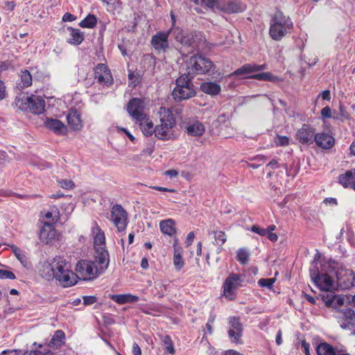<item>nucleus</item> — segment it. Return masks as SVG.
<instances>
[{
	"label": "nucleus",
	"mask_w": 355,
	"mask_h": 355,
	"mask_svg": "<svg viewBox=\"0 0 355 355\" xmlns=\"http://www.w3.org/2000/svg\"><path fill=\"white\" fill-rule=\"evenodd\" d=\"M83 299L85 305H91L96 302V297L92 295L84 296Z\"/></svg>",
	"instance_id": "50"
},
{
	"label": "nucleus",
	"mask_w": 355,
	"mask_h": 355,
	"mask_svg": "<svg viewBox=\"0 0 355 355\" xmlns=\"http://www.w3.org/2000/svg\"><path fill=\"white\" fill-rule=\"evenodd\" d=\"M94 73L95 78L97 79L101 84L108 86L112 83V76L105 64H98L95 67Z\"/></svg>",
	"instance_id": "15"
},
{
	"label": "nucleus",
	"mask_w": 355,
	"mask_h": 355,
	"mask_svg": "<svg viewBox=\"0 0 355 355\" xmlns=\"http://www.w3.org/2000/svg\"><path fill=\"white\" fill-rule=\"evenodd\" d=\"M67 123L73 130H80L83 128L80 114L76 110H70L67 116Z\"/></svg>",
	"instance_id": "27"
},
{
	"label": "nucleus",
	"mask_w": 355,
	"mask_h": 355,
	"mask_svg": "<svg viewBox=\"0 0 355 355\" xmlns=\"http://www.w3.org/2000/svg\"><path fill=\"white\" fill-rule=\"evenodd\" d=\"M56 236V230L53 225H43L42 227L39 238L43 243L48 244L55 239Z\"/></svg>",
	"instance_id": "25"
},
{
	"label": "nucleus",
	"mask_w": 355,
	"mask_h": 355,
	"mask_svg": "<svg viewBox=\"0 0 355 355\" xmlns=\"http://www.w3.org/2000/svg\"><path fill=\"white\" fill-rule=\"evenodd\" d=\"M247 77L249 78H254L259 80L270 81L273 83H276L279 80V78L277 76L272 75L270 72L256 73Z\"/></svg>",
	"instance_id": "38"
},
{
	"label": "nucleus",
	"mask_w": 355,
	"mask_h": 355,
	"mask_svg": "<svg viewBox=\"0 0 355 355\" xmlns=\"http://www.w3.org/2000/svg\"><path fill=\"white\" fill-rule=\"evenodd\" d=\"M16 106L24 112L40 114L45 109V101L37 95L21 94L15 98Z\"/></svg>",
	"instance_id": "6"
},
{
	"label": "nucleus",
	"mask_w": 355,
	"mask_h": 355,
	"mask_svg": "<svg viewBox=\"0 0 355 355\" xmlns=\"http://www.w3.org/2000/svg\"><path fill=\"white\" fill-rule=\"evenodd\" d=\"M324 300L327 306L333 308H338L345 303V299L343 297L332 293L327 295Z\"/></svg>",
	"instance_id": "33"
},
{
	"label": "nucleus",
	"mask_w": 355,
	"mask_h": 355,
	"mask_svg": "<svg viewBox=\"0 0 355 355\" xmlns=\"http://www.w3.org/2000/svg\"><path fill=\"white\" fill-rule=\"evenodd\" d=\"M161 232L170 237H173L177 233L176 223L173 219L168 218L159 222Z\"/></svg>",
	"instance_id": "29"
},
{
	"label": "nucleus",
	"mask_w": 355,
	"mask_h": 355,
	"mask_svg": "<svg viewBox=\"0 0 355 355\" xmlns=\"http://www.w3.org/2000/svg\"><path fill=\"white\" fill-rule=\"evenodd\" d=\"M44 125L57 135H63L67 132V126L58 119H47L44 122Z\"/></svg>",
	"instance_id": "22"
},
{
	"label": "nucleus",
	"mask_w": 355,
	"mask_h": 355,
	"mask_svg": "<svg viewBox=\"0 0 355 355\" xmlns=\"http://www.w3.org/2000/svg\"><path fill=\"white\" fill-rule=\"evenodd\" d=\"M76 19V17L70 13H65L62 17V20L64 21H73Z\"/></svg>",
	"instance_id": "58"
},
{
	"label": "nucleus",
	"mask_w": 355,
	"mask_h": 355,
	"mask_svg": "<svg viewBox=\"0 0 355 355\" xmlns=\"http://www.w3.org/2000/svg\"><path fill=\"white\" fill-rule=\"evenodd\" d=\"M220 11L226 14H234L243 12L246 6L239 0L225 1L223 0L222 6L219 7Z\"/></svg>",
	"instance_id": "16"
},
{
	"label": "nucleus",
	"mask_w": 355,
	"mask_h": 355,
	"mask_svg": "<svg viewBox=\"0 0 355 355\" xmlns=\"http://www.w3.org/2000/svg\"><path fill=\"white\" fill-rule=\"evenodd\" d=\"M65 335L62 330H57L49 342V347L53 348L60 347L64 343Z\"/></svg>",
	"instance_id": "34"
},
{
	"label": "nucleus",
	"mask_w": 355,
	"mask_h": 355,
	"mask_svg": "<svg viewBox=\"0 0 355 355\" xmlns=\"http://www.w3.org/2000/svg\"><path fill=\"white\" fill-rule=\"evenodd\" d=\"M41 214L44 225H53L60 219V211L56 207H52L48 210H44Z\"/></svg>",
	"instance_id": "21"
},
{
	"label": "nucleus",
	"mask_w": 355,
	"mask_h": 355,
	"mask_svg": "<svg viewBox=\"0 0 355 355\" xmlns=\"http://www.w3.org/2000/svg\"><path fill=\"white\" fill-rule=\"evenodd\" d=\"M168 32L181 44L180 51L182 55L203 49L205 37L201 33H190L184 35L182 30L179 27H172Z\"/></svg>",
	"instance_id": "3"
},
{
	"label": "nucleus",
	"mask_w": 355,
	"mask_h": 355,
	"mask_svg": "<svg viewBox=\"0 0 355 355\" xmlns=\"http://www.w3.org/2000/svg\"><path fill=\"white\" fill-rule=\"evenodd\" d=\"M39 272L44 279L48 281L55 279L64 287L73 286L77 282V276L60 257L40 262Z\"/></svg>",
	"instance_id": "1"
},
{
	"label": "nucleus",
	"mask_w": 355,
	"mask_h": 355,
	"mask_svg": "<svg viewBox=\"0 0 355 355\" xmlns=\"http://www.w3.org/2000/svg\"><path fill=\"white\" fill-rule=\"evenodd\" d=\"M132 352L134 355H141V348L136 343H133Z\"/></svg>",
	"instance_id": "59"
},
{
	"label": "nucleus",
	"mask_w": 355,
	"mask_h": 355,
	"mask_svg": "<svg viewBox=\"0 0 355 355\" xmlns=\"http://www.w3.org/2000/svg\"><path fill=\"white\" fill-rule=\"evenodd\" d=\"M293 28V22L289 16L282 11L277 10L270 22L269 35L275 41H280Z\"/></svg>",
	"instance_id": "4"
},
{
	"label": "nucleus",
	"mask_w": 355,
	"mask_h": 355,
	"mask_svg": "<svg viewBox=\"0 0 355 355\" xmlns=\"http://www.w3.org/2000/svg\"><path fill=\"white\" fill-rule=\"evenodd\" d=\"M243 279L241 274L230 273L222 286L224 297L230 300H234L237 290L243 286Z\"/></svg>",
	"instance_id": "10"
},
{
	"label": "nucleus",
	"mask_w": 355,
	"mask_h": 355,
	"mask_svg": "<svg viewBox=\"0 0 355 355\" xmlns=\"http://www.w3.org/2000/svg\"><path fill=\"white\" fill-rule=\"evenodd\" d=\"M266 69V64H245L243 65L241 67L237 69L232 73L230 74V76H249L248 74L252 73L254 72L263 71Z\"/></svg>",
	"instance_id": "19"
},
{
	"label": "nucleus",
	"mask_w": 355,
	"mask_h": 355,
	"mask_svg": "<svg viewBox=\"0 0 355 355\" xmlns=\"http://www.w3.org/2000/svg\"><path fill=\"white\" fill-rule=\"evenodd\" d=\"M317 133L310 124L304 123L296 133V139L303 145L310 146L315 141Z\"/></svg>",
	"instance_id": "14"
},
{
	"label": "nucleus",
	"mask_w": 355,
	"mask_h": 355,
	"mask_svg": "<svg viewBox=\"0 0 355 355\" xmlns=\"http://www.w3.org/2000/svg\"><path fill=\"white\" fill-rule=\"evenodd\" d=\"M200 89L205 94L216 96L220 92L221 87L214 82H204L200 85Z\"/></svg>",
	"instance_id": "31"
},
{
	"label": "nucleus",
	"mask_w": 355,
	"mask_h": 355,
	"mask_svg": "<svg viewBox=\"0 0 355 355\" xmlns=\"http://www.w3.org/2000/svg\"><path fill=\"white\" fill-rule=\"evenodd\" d=\"M302 347L304 349V352L306 355H311L310 354V344L305 340L302 341Z\"/></svg>",
	"instance_id": "56"
},
{
	"label": "nucleus",
	"mask_w": 355,
	"mask_h": 355,
	"mask_svg": "<svg viewBox=\"0 0 355 355\" xmlns=\"http://www.w3.org/2000/svg\"><path fill=\"white\" fill-rule=\"evenodd\" d=\"M110 298L119 304L134 303L139 300V297L130 293L110 295Z\"/></svg>",
	"instance_id": "30"
},
{
	"label": "nucleus",
	"mask_w": 355,
	"mask_h": 355,
	"mask_svg": "<svg viewBox=\"0 0 355 355\" xmlns=\"http://www.w3.org/2000/svg\"><path fill=\"white\" fill-rule=\"evenodd\" d=\"M96 24V18L93 15H89L83 20H82L79 25L83 28H94Z\"/></svg>",
	"instance_id": "40"
},
{
	"label": "nucleus",
	"mask_w": 355,
	"mask_h": 355,
	"mask_svg": "<svg viewBox=\"0 0 355 355\" xmlns=\"http://www.w3.org/2000/svg\"><path fill=\"white\" fill-rule=\"evenodd\" d=\"M315 142L316 145L324 149H329L331 148L335 143L334 138L327 132H320L317 133Z\"/></svg>",
	"instance_id": "24"
},
{
	"label": "nucleus",
	"mask_w": 355,
	"mask_h": 355,
	"mask_svg": "<svg viewBox=\"0 0 355 355\" xmlns=\"http://www.w3.org/2000/svg\"><path fill=\"white\" fill-rule=\"evenodd\" d=\"M275 278H269V279H260L258 281V284L261 287H266L269 289L272 288L274 283L275 282Z\"/></svg>",
	"instance_id": "47"
},
{
	"label": "nucleus",
	"mask_w": 355,
	"mask_h": 355,
	"mask_svg": "<svg viewBox=\"0 0 355 355\" xmlns=\"http://www.w3.org/2000/svg\"><path fill=\"white\" fill-rule=\"evenodd\" d=\"M69 32L70 37L68 39V42L71 44L78 45L84 40V34L78 29H75L71 27L67 28Z\"/></svg>",
	"instance_id": "32"
},
{
	"label": "nucleus",
	"mask_w": 355,
	"mask_h": 355,
	"mask_svg": "<svg viewBox=\"0 0 355 355\" xmlns=\"http://www.w3.org/2000/svg\"><path fill=\"white\" fill-rule=\"evenodd\" d=\"M340 327L342 329L348 330L350 334H355V314L354 312L349 309L345 313V317L341 319Z\"/></svg>",
	"instance_id": "26"
},
{
	"label": "nucleus",
	"mask_w": 355,
	"mask_h": 355,
	"mask_svg": "<svg viewBox=\"0 0 355 355\" xmlns=\"http://www.w3.org/2000/svg\"><path fill=\"white\" fill-rule=\"evenodd\" d=\"M185 129L187 133L193 137H200L205 132L203 123L196 119L188 121L185 125Z\"/></svg>",
	"instance_id": "18"
},
{
	"label": "nucleus",
	"mask_w": 355,
	"mask_h": 355,
	"mask_svg": "<svg viewBox=\"0 0 355 355\" xmlns=\"http://www.w3.org/2000/svg\"><path fill=\"white\" fill-rule=\"evenodd\" d=\"M251 230L261 236H266V234L268 233V232L266 231V229L261 228L257 225H253Z\"/></svg>",
	"instance_id": "49"
},
{
	"label": "nucleus",
	"mask_w": 355,
	"mask_h": 355,
	"mask_svg": "<svg viewBox=\"0 0 355 355\" xmlns=\"http://www.w3.org/2000/svg\"><path fill=\"white\" fill-rule=\"evenodd\" d=\"M58 184L59 187L67 190L72 189L75 187L74 182L72 180L67 179L59 180H58Z\"/></svg>",
	"instance_id": "44"
},
{
	"label": "nucleus",
	"mask_w": 355,
	"mask_h": 355,
	"mask_svg": "<svg viewBox=\"0 0 355 355\" xmlns=\"http://www.w3.org/2000/svg\"><path fill=\"white\" fill-rule=\"evenodd\" d=\"M230 329L228 331L229 336L234 341H239L243 331L242 324L239 318L231 317L230 318Z\"/></svg>",
	"instance_id": "20"
},
{
	"label": "nucleus",
	"mask_w": 355,
	"mask_h": 355,
	"mask_svg": "<svg viewBox=\"0 0 355 355\" xmlns=\"http://www.w3.org/2000/svg\"><path fill=\"white\" fill-rule=\"evenodd\" d=\"M214 321H215V316L210 315V317L209 318L208 322L206 324L207 329L210 334H211L213 332L212 325L214 324Z\"/></svg>",
	"instance_id": "52"
},
{
	"label": "nucleus",
	"mask_w": 355,
	"mask_h": 355,
	"mask_svg": "<svg viewBox=\"0 0 355 355\" xmlns=\"http://www.w3.org/2000/svg\"><path fill=\"white\" fill-rule=\"evenodd\" d=\"M215 241L217 244L222 245L227 241V236L224 232L217 231L214 232Z\"/></svg>",
	"instance_id": "45"
},
{
	"label": "nucleus",
	"mask_w": 355,
	"mask_h": 355,
	"mask_svg": "<svg viewBox=\"0 0 355 355\" xmlns=\"http://www.w3.org/2000/svg\"><path fill=\"white\" fill-rule=\"evenodd\" d=\"M274 142L277 146H288L289 144V138L286 136L277 135Z\"/></svg>",
	"instance_id": "46"
},
{
	"label": "nucleus",
	"mask_w": 355,
	"mask_h": 355,
	"mask_svg": "<svg viewBox=\"0 0 355 355\" xmlns=\"http://www.w3.org/2000/svg\"><path fill=\"white\" fill-rule=\"evenodd\" d=\"M146 104L144 100L138 98H132L127 105V111L135 121L142 119L146 114L144 113Z\"/></svg>",
	"instance_id": "13"
},
{
	"label": "nucleus",
	"mask_w": 355,
	"mask_h": 355,
	"mask_svg": "<svg viewBox=\"0 0 355 355\" xmlns=\"http://www.w3.org/2000/svg\"><path fill=\"white\" fill-rule=\"evenodd\" d=\"M266 236L268 237V239L270 241H271L272 242L277 241L278 239V236L276 234L272 233V232H268L266 234Z\"/></svg>",
	"instance_id": "62"
},
{
	"label": "nucleus",
	"mask_w": 355,
	"mask_h": 355,
	"mask_svg": "<svg viewBox=\"0 0 355 355\" xmlns=\"http://www.w3.org/2000/svg\"><path fill=\"white\" fill-rule=\"evenodd\" d=\"M52 352L51 351H48L46 353H43L39 350H32L30 352H26L23 355H51Z\"/></svg>",
	"instance_id": "51"
},
{
	"label": "nucleus",
	"mask_w": 355,
	"mask_h": 355,
	"mask_svg": "<svg viewBox=\"0 0 355 355\" xmlns=\"http://www.w3.org/2000/svg\"><path fill=\"white\" fill-rule=\"evenodd\" d=\"M168 35L169 32H159L153 36L151 44L156 51H165L168 48Z\"/></svg>",
	"instance_id": "17"
},
{
	"label": "nucleus",
	"mask_w": 355,
	"mask_h": 355,
	"mask_svg": "<svg viewBox=\"0 0 355 355\" xmlns=\"http://www.w3.org/2000/svg\"><path fill=\"white\" fill-rule=\"evenodd\" d=\"M315 266L318 263L320 265V271L318 269L312 268L310 270L311 279L315 285L322 291H331L334 288V281L332 277L329 274L331 266L329 263H322L321 261H314Z\"/></svg>",
	"instance_id": "7"
},
{
	"label": "nucleus",
	"mask_w": 355,
	"mask_h": 355,
	"mask_svg": "<svg viewBox=\"0 0 355 355\" xmlns=\"http://www.w3.org/2000/svg\"><path fill=\"white\" fill-rule=\"evenodd\" d=\"M322 98L323 100L329 101L331 98L330 92L329 90H324L321 94Z\"/></svg>",
	"instance_id": "64"
},
{
	"label": "nucleus",
	"mask_w": 355,
	"mask_h": 355,
	"mask_svg": "<svg viewBox=\"0 0 355 355\" xmlns=\"http://www.w3.org/2000/svg\"><path fill=\"white\" fill-rule=\"evenodd\" d=\"M118 130L119 131H123V132H125L126 134V135L129 137V139L132 142L135 141V138L134 137V136L127 129H125L124 128H119Z\"/></svg>",
	"instance_id": "61"
},
{
	"label": "nucleus",
	"mask_w": 355,
	"mask_h": 355,
	"mask_svg": "<svg viewBox=\"0 0 355 355\" xmlns=\"http://www.w3.org/2000/svg\"><path fill=\"white\" fill-rule=\"evenodd\" d=\"M6 94V87L3 82L0 80V101L5 98Z\"/></svg>",
	"instance_id": "57"
},
{
	"label": "nucleus",
	"mask_w": 355,
	"mask_h": 355,
	"mask_svg": "<svg viewBox=\"0 0 355 355\" xmlns=\"http://www.w3.org/2000/svg\"><path fill=\"white\" fill-rule=\"evenodd\" d=\"M318 355H336V348H334L327 343H321L316 347Z\"/></svg>",
	"instance_id": "36"
},
{
	"label": "nucleus",
	"mask_w": 355,
	"mask_h": 355,
	"mask_svg": "<svg viewBox=\"0 0 355 355\" xmlns=\"http://www.w3.org/2000/svg\"><path fill=\"white\" fill-rule=\"evenodd\" d=\"M109 262L110 259H106L105 255L103 257L94 255V261L80 260L76 264L75 275L77 279H94L105 272Z\"/></svg>",
	"instance_id": "2"
},
{
	"label": "nucleus",
	"mask_w": 355,
	"mask_h": 355,
	"mask_svg": "<svg viewBox=\"0 0 355 355\" xmlns=\"http://www.w3.org/2000/svg\"><path fill=\"white\" fill-rule=\"evenodd\" d=\"M336 355H350L347 349L343 347H336Z\"/></svg>",
	"instance_id": "63"
},
{
	"label": "nucleus",
	"mask_w": 355,
	"mask_h": 355,
	"mask_svg": "<svg viewBox=\"0 0 355 355\" xmlns=\"http://www.w3.org/2000/svg\"><path fill=\"white\" fill-rule=\"evenodd\" d=\"M339 182L345 188L352 187V184H355L351 175H347V171L339 176Z\"/></svg>",
	"instance_id": "42"
},
{
	"label": "nucleus",
	"mask_w": 355,
	"mask_h": 355,
	"mask_svg": "<svg viewBox=\"0 0 355 355\" xmlns=\"http://www.w3.org/2000/svg\"><path fill=\"white\" fill-rule=\"evenodd\" d=\"M20 351L18 349L3 350L1 355H19Z\"/></svg>",
	"instance_id": "55"
},
{
	"label": "nucleus",
	"mask_w": 355,
	"mask_h": 355,
	"mask_svg": "<svg viewBox=\"0 0 355 355\" xmlns=\"http://www.w3.org/2000/svg\"><path fill=\"white\" fill-rule=\"evenodd\" d=\"M110 219L119 232H123L126 229L128 214L121 205H116L112 207Z\"/></svg>",
	"instance_id": "12"
},
{
	"label": "nucleus",
	"mask_w": 355,
	"mask_h": 355,
	"mask_svg": "<svg viewBox=\"0 0 355 355\" xmlns=\"http://www.w3.org/2000/svg\"><path fill=\"white\" fill-rule=\"evenodd\" d=\"M158 114L159 123L156 125V137L161 140H168L173 136V128L176 121L172 111L164 107H159Z\"/></svg>",
	"instance_id": "5"
},
{
	"label": "nucleus",
	"mask_w": 355,
	"mask_h": 355,
	"mask_svg": "<svg viewBox=\"0 0 355 355\" xmlns=\"http://www.w3.org/2000/svg\"><path fill=\"white\" fill-rule=\"evenodd\" d=\"M202 3L211 9H216L220 11V6H222L223 0H202Z\"/></svg>",
	"instance_id": "43"
},
{
	"label": "nucleus",
	"mask_w": 355,
	"mask_h": 355,
	"mask_svg": "<svg viewBox=\"0 0 355 355\" xmlns=\"http://www.w3.org/2000/svg\"><path fill=\"white\" fill-rule=\"evenodd\" d=\"M136 123L139 124L142 133L146 137L152 136L153 134L156 136V125L147 115L143 117L142 119L136 121Z\"/></svg>",
	"instance_id": "23"
},
{
	"label": "nucleus",
	"mask_w": 355,
	"mask_h": 355,
	"mask_svg": "<svg viewBox=\"0 0 355 355\" xmlns=\"http://www.w3.org/2000/svg\"><path fill=\"white\" fill-rule=\"evenodd\" d=\"M195 238V234L193 232H189L188 234H187V236L186 238V240H185V244L187 246H189L191 245V243H193V239Z\"/></svg>",
	"instance_id": "54"
},
{
	"label": "nucleus",
	"mask_w": 355,
	"mask_h": 355,
	"mask_svg": "<svg viewBox=\"0 0 355 355\" xmlns=\"http://www.w3.org/2000/svg\"><path fill=\"white\" fill-rule=\"evenodd\" d=\"M250 253L243 248H240L236 252V259L242 264H245L248 262Z\"/></svg>",
	"instance_id": "41"
},
{
	"label": "nucleus",
	"mask_w": 355,
	"mask_h": 355,
	"mask_svg": "<svg viewBox=\"0 0 355 355\" xmlns=\"http://www.w3.org/2000/svg\"><path fill=\"white\" fill-rule=\"evenodd\" d=\"M173 264L177 270H180L184 266V261L182 259V250H176L173 252Z\"/></svg>",
	"instance_id": "39"
},
{
	"label": "nucleus",
	"mask_w": 355,
	"mask_h": 355,
	"mask_svg": "<svg viewBox=\"0 0 355 355\" xmlns=\"http://www.w3.org/2000/svg\"><path fill=\"white\" fill-rule=\"evenodd\" d=\"M185 64L187 70L185 74L191 78L195 75L208 73L214 66L209 59L199 55L191 56Z\"/></svg>",
	"instance_id": "9"
},
{
	"label": "nucleus",
	"mask_w": 355,
	"mask_h": 355,
	"mask_svg": "<svg viewBox=\"0 0 355 355\" xmlns=\"http://www.w3.org/2000/svg\"><path fill=\"white\" fill-rule=\"evenodd\" d=\"M91 232L94 239V255L102 257L105 255L106 259H109L108 252L105 249V236L104 232L95 221L93 223Z\"/></svg>",
	"instance_id": "11"
},
{
	"label": "nucleus",
	"mask_w": 355,
	"mask_h": 355,
	"mask_svg": "<svg viewBox=\"0 0 355 355\" xmlns=\"http://www.w3.org/2000/svg\"><path fill=\"white\" fill-rule=\"evenodd\" d=\"M15 275L12 272L0 269V279H15Z\"/></svg>",
	"instance_id": "48"
},
{
	"label": "nucleus",
	"mask_w": 355,
	"mask_h": 355,
	"mask_svg": "<svg viewBox=\"0 0 355 355\" xmlns=\"http://www.w3.org/2000/svg\"><path fill=\"white\" fill-rule=\"evenodd\" d=\"M279 164L277 159H272L266 166V168H270L272 169H275L278 168Z\"/></svg>",
	"instance_id": "60"
},
{
	"label": "nucleus",
	"mask_w": 355,
	"mask_h": 355,
	"mask_svg": "<svg viewBox=\"0 0 355 355\" xmlns=\"http://www.w3.org/2000/svg\"><path fill=\"white\" fill-rule=\"evenodd\" d=\"M172 95L177 101H182L194 96L196 90L192 78L186 74L180 76L176 80V87L173 89Z\"/></svg>",
	"instance_id": "8"
},
{
	"label": "nucleus",
	"mask_w": 355,
	"mask_h": 355,
	"mask_svg": "<svg viewBox=\"0 0 355 355\" xmlns=\"http://www.w3.org/2000/svg\"><path fill=\"white\" fill-rule=\"evenodd\" d=\"M321 115L323 118H331V110L329 107L327 106L322 109Z\"/></svg>",
	"instance_id": "53"
},
{
	"label": "nucleus",
	"mask_w": 355,
	"mask_h": 355,
	"mask_svg": "<svg viewBox=\"0 0 355 355\" xmlns=\"http://www.w3.org/2000/svg\"><path fill=\"white\" fill-rule=\"evenodd\" d=\"M14 255L21 264L26 268L29 269L32 267V263L26 251L20 249L15 245H9Z\"/></svg>",
	"instance_id": "28"
},
{
	"label": "nucleus",
	"mask_w": 355,
	"mask_h": 355,
	"mask_svg": "<svg viewBox=\"0 0 355 355\" xmlns=\"http://www.w3.org/2000/svg\"><path fill=\"white\" fill-rule=\"evenodd\" d=\"M168 285L164 284L161 280H157L154 282V287L152 293L157 297H162L167 292Z\"/></svg>",
	"instance_id": "37"
},
{
	"label": "nucleus",
	"mask_w": 355,
	"mask_h": 355,
	"mask_svg": "<svg viewBox=\"0 0 355 355\" xmlns=\"http://www.w3.org/2000/svg\"><path fill=\"white\" fill-rule=\"evenodd\" d=\"M17 87L20 89L28 87L32 85V76L28 70L21 71Z\"/></svg>",
	"instance_id": "35"
}]
</instances>
